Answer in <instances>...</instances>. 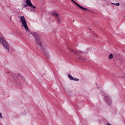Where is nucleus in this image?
<instances>
[{
    "label": "nucleus",
    "instance_id": "nucleus-1",
    "mask_svg": "<svg viewBox=\"0 0 125 125\" xmlns=\"http://www.w3.org/2000/svg\"><path fill=\"white\" fill-rule=\"evenodd\" d=\"M89 50H90L89 48H87L86 51H85V52H83V51H81V50L75 51L72 49H69V51H70L71 53H73V54H76V55H77L78 56L77 59H82V60H84V59L82 58V57L78 54L81 53V54H83V55L86 54L88 53V51H89Z\"/></svg>",
    "mask_w": 125,
    "mask_h": 125
},
{
    "label": "nucleus",
    "instance_id": "nucleus-2",
    "mask_svg": "<svg viewBox=\"0 0 125 125\" xmlns=\"http://www.w3.org/2000/svg\"><path fill=\"white\" fill-rule=\"evenodd\" d=\"M31 34L35 38L36 43L38 44L39 46H42L43 41L41 39V37L39 36V34L36 32H32Z\"/></svg>",
    "mask_w": 125,
    "mask_h": 125
},
{
    "label": "nucleus",
    "instance_id": "nucleus-3",
    "mask_svg": "<svg viewBox=\"0 0 125 125\" xmlns=\"http://www.w3.org/2000/svg\"><path fill=\"white\" fill-rule=\"evenodd\" d=\"M0 43L2 44L5 49L9 52V45H8V42L5 41V39L3 37H0Z\"/></svg>",
    "mask_w": 125,
    "mask_h": 125
},
{
    "label": "nucleus",
    "instance_id": "nucleus-4",
    "mask_svg": "<svg viewBox=\"0 0 125 125\" xmlns=\"http://www.w3.org/2000/svg\"><path fill=\"white\" fill-rule=\"evenodd\" d=\"M20 17V21L22 24L21 26L24 27V29L26 30V31H29V27H28V25L27 24V21L25 19V17L24 16H22Z\"/></svg>",
    "mask_w": 125,
    "mask_h": 125
},
{
    "label": "nucleus",
    "instance_id": "nucleus-5",
    "mask_svg": "<svg viewBox=\"0 0 125 125\" xmlns=\"http://www.w3.org/2000/svg\"><path fill=\"white\" fill-rule=\"evenodd\" d=\"M25 3L26 4L23 5V7H25L27 10H30V8L27 7V6L31 7V8H33V9H36V6H34V5H33V3H32L31 0H26Z\"/></svg>",
    "mask_w": 125,
    "mask_h": 125
},
{
    "label": "nucleus",
    "instance_id": "nucleus-6",
    "mask_svg": "<svg viewBox=\"0 0 125 125\" xmlns=\"http://www.w3.org/2000/svg\"><path fill=\"white\" fill-rule=\"evenodd\" d=\"M40 51L42 53H44L47 57L49 58V54L48 53V52H47L46 51V47H44L43 46L41 47L40 48Z\"/></svg>",
    "mask_w": 125,
    "mask_h": 125
},
{
    "label": "nucleus",
    "instance_id": "nucleus-7",
    "mask_svg": "<svg viewBox=\"0 0 125 125\" xmlns=\"http://www.w3.org/2000/svg\"><path fill=\"white\" fill-rule=\"evenodd\" d=\"M104 98L107 104L111 105V104H112V101L111 100V98L110 97H109V96L105 95Z\"/></svg>",
    "mask_w": 125,
    "mask_h": 125
},
{
    "label": "nucleus",
    "instance_id": "nucleus-8",
    "mask_svg": "<svg viewBox=\"0 0 125 125\" xmlns=\"http://www.w3.org/2000/svg\"><path fill=\"white\" fill-rule=\"evenodd\" d=\"M70 0L71 1H72V2H73V3H74V4L77 5V6H78V7H79V8H80L82 10H87V8H85L81 6V5L78 4V3H77V2H76L75 0Z\"/></svg>",
    "mask_w": 125,
    "mask_h": 125
},
{
    "label": "nucleus",
    "instance_id": "nucleus-9",
    "mask_svg": "<svg viewBox=\"0 0 125 125\" xmlns=\"http://www.w3.org/2000/svg\"><path fill=\"white\" fill-rule=\"evenodd\" d=\"M16 84L17 85H18L19 86H22V83H21V82H20V80H16Z\"/></svg>",
    "mask_w": 125,
    "mask_h": 125
},
{
    "label": "nucleus",
    "instance_id": "nucleus-10",
    "mask_svg": "<svg viewBox=\"0 0 125 125\" xmlns=\"http://www.w3.org/2000/svg\"><path fill=\"white\" fill-rule=\"evenodd\" d=\"M14 78H15V79H17V78H21V80H22V81L23 80L25 81V79H24V77H23V76H21L20 75V74H18L17 76H15Z\"/></svg>",
    "mask_w": 125,
    "mask_h": 125
},
{
    "label": "nucleus",
    "instance_id": "nucleus-11",
    "mask_svg": "<svg viewBox=\"0 0 125 125\" xmlns=\"http://www.w3.org/2000/svg\"><path fill=\"white\" fill-rule=\"evenodd\" d=\"M51 15H53V16H56V17H59V15H58V14H57V13L55 12H53L51 14Z\"/></svg>",
    "mask_w": 125,
    "mask_h": 125
},
{
    "label": "nucleus",
    "instance_id": "nucleus-12",
    "mask_svg": "<svg viewBox=\"0 0 125 125\" xmlns=\"http://www.w3.org/2000/svg\"><path fill=\"white\" fill-rule=\"evenodd\" d=\"M68 77L69 80H70L71 81H73V80L74 79V77H73V76H71V75L70 74L68 75Z\"/></svg>",
    "mask_w": 125,
    "mask_h": 125
},
{
    "label": "nucleus",
    "instance_id": "nucleus-13",
    "mask_svg": "<svg viewBox=\"0 0 125 125\" xmlns=\"http://www.w3.org/2000/svg\"><path fill=\"white\" fill-rule=\"evenodd\" d=\"M108 59L109 60H111L113 59V54H111L108 56Z\"/></svg>",
    "mask_w": 125,
    "mask_h": 125
},
{
    "label": "nucleus",
    "instance_id": "nucleus-14",
    "mask_svg": "<svg viewBox=\"0 0 125 125\" xmlns=\"http://www.w3.org/2000/svg\"><path fill=\"white\" fill-rule=\"evenodd\" d=\"M73 81H74L75 82H79V79L78 78H73Z\"/></svg>",
    "mask_w": 125,
    "mask_h": 125
},
{
    "label": "nucleus",
    "instance_id": "nucleus-15",
    "mask_svg": "<svg viewBox=\"0 0 125 125\" xmlns=\"http://www.w3.org/2000/svg\"><path fill=\"white\" fill-rule=\"evenodd\" d=\"M114 5H117V6H120V3H114Z\"/></svg>",
    "mask_w": 125,
    "mask_h": 125
},
{
    "label": "nucleus",
    "instance_id": "nucleus-16",
    "mask_svg": "<svg viewBox=\"0 0 125 125\" xmlns=\"http://www.w3.org/2000/svg\"><path fill=\"white\" fill-rule=\"evenodd\" d=\"M57 19L58 20V23H60L61 20H60V18H59V17H57Z\"/></svg>",
    "mask_w": 125,
    "mask_h": 125
},
{
    "label": "nucleus",
    "instance_id": "nucleus-17",
    "mask_svg": "<svg viewBox=\"0 0 125 125\" xmlns=\"http://www.w3.org/2000/svg\"><path fill=\"white\" fill-rule=\"evenodd\" d=\"M0 119H2V115H1V113H0Z\"/></svg>",
    "mask_w": 125,
    "mask_h": 125
},
{
    "label": "nucleus",
    "instance_id": "nucleus-18",
    "mask_svg": "<svg viewBox=\"0 0 125 125\" xmlns=\"http://www.w3.org/2000/svg\"><path fill=\"white\" fill-rule=\"evenodd\" d=\"M31 11H35V10H30Z\"/></svg>",
    "mask_w": 125,
    "mask_h": 125
},
{
    "label": "nucleus",
    "instance_id": "nucleus-19",
    "mask_svg": "<svg viewBox=\"0 0 125 125\" xmlns=\"http://www.w3.org/2000/svg\"><path fill=\"white\" fill-rule=\"evenodd\" d=\"M73 22H75V21H73Z\"/></svg>",
    "mask_w": 125,
    "mask_h": 125
}]
</instances>
